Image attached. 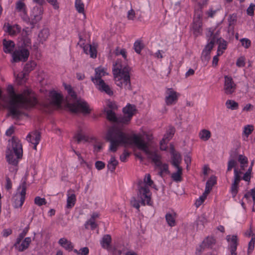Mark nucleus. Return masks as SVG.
<instances>
[{
	"instance_id": "obj_41",
	"label": "nucleus",
	"mask_w": 255,
	"mask_h": 255,
	"mask_svg": "<svg viewBox=\"0 0 255 255\" xmlns=\"http://www.w3.org/2000/svg\"><path fill=\"white\" fill-rule=\"evenodd\" d=\"M105 112L106 113L107 118L108 120L119 123L120 118H117L116 116L115 113L112 110H105Z\"/></svg>"
},
{
	"instance_id": "obj_14",
	"label": "nucleus",
	"mask_w": 255,
	"mask_h": 255,
	"mask_svg": "<svg viewBox=\"0 0 255 255\" xmlns=\"http://www.w3.org/2000/svg\"><path fill=\"white\" fill-rule=\"evenodd\" d=\"M224 79V92L227 95H231L235 92L236 84L234 83L233 78L230 76H225Z\"/></svg>"
},
{
	"instance_id": "obj_24",
	"label": "nucleus",
	"mask_w": 255,
	"mask_h": 255,
	"mask_svg": "<svg viewBox=\"0 0 255 255\" xmlns=\"http://www.w3.org/2000/svg\"><path fill=\"white\" fill-rule=\"evenodd\" d=\"M3 50L5 53H11L14 49L15 44L12 40H6L4 39L2 40Z\"/></svg>"
},
{
	"instance_id": "obj_42",
	"label": "nucleus",
	"mask_w": 255,
	"mask_h": 255,
	"mask_svg": "<svg viewBox=\"0 0 255 255\" xmlns=\"http://www.w3.org/2000/svg\"><path fill=\"white\" fill-rule=\"evenodd\" d=\"M75 6L76 9L79 13L84 14V16H85L84 4L82 0H76Z\"/></svg>"
},
{
	"instance_id": "obj_25",
	"label": "nucleus",
	"mask_w": 255,
	"mask_h": 255,
	"mask_svg": "<svg viewBox=\"0 0 255 255\" xmlns=\"http://www.w3.org/2000/svg\"><path fill=\"white\" fill-rule=\"evenodd\" d=\"M182 161V156L179 153H173L171 155V164L175 167H181L180 166Z\"/></svg>"
},
{
	"instance_id": "obj_3",
	"label": "nucleus",
	"mask_w": 255,
	"mask_h": 255,
	"mask_svg": "<svg viewBox=\"0 0 255 255\" xmlns=\"http://www.w3.org/2000/svg\"><path fill=\"white\" fill-rule=\"evenodd\" d=\"M23 156L22 145L20 140L16 136H13L8 140L5 150V158L7 162L13 166H17L19 160Z\"/></svg>"
},
{
	"instance_id": "obj_49",
	"label": "nucleus",
	"mask_w": 255,
	"mask_h": 255,
	"mask_svg": "<svg viewBox=\"0 0 255 255\" xmlns=\"http://www.w3.org/2000/svg\"><path fill=\"white\" fill-rule=\"evenodd\" d=\"M157 167H159L160 169V172L159 175L160 176H162L163 173H169V171L168 170V165L167 164L164 163L162 164V162H161V165L160 166H157Z\"/></svg>"
},
{
	"instance_id": "obj_53",
	"label": "nucleus",
	"mask_w": 255,
	"mask_h": 255,
	"mask_svg": "<svg viewBox=\"0 0 255 255\" xmlns=\"http://www.w3.org/2000/svg\"><path fill=\"white\" fill-rule=\"evenodd\" d=\"M216 183V178L214 176L210 177L209 179L207 181L206 185L212 189L213 186Z\"/></svg>"
},
{
	"instance_id": "obj_22",
	"label": "nucleus",
	"mask_w": 255,
	"mask_h": 255,
	"mask_svg": "<svg viewBox=\"0 0 255 255\" xmlns=\"http://www.w3.org/2000/svg\"><path fill=\"white\" fill-rule=\"evenodd\" d=\"M72 190H69L67 192V199L66 208L70 209L72 208L76 203V197Z\"/></svg>"
},
{
	"instance_id": "obj_48",
	"label": "nucleus",
	"mask_w": 255,
	"mask_h": 255,
	"mask_svg": "<svg viewBox=\"0 0 255 255\" xmlns=\"http://www.w3.org/2000/svg\"><path fill=\"white\" fill-rule=\"evenodd\" d=\"M254 127L252 125H247L244 128L243 134H244L246 137H248L249 135L252 133Z\"/></svg>"
},
{
	"instance_id": "obj_29",
	"label": "nucleus",
	"mask_w": 255,
	"mask_h": 255,
	"mask_svg": "<svg viewBox=\"0 0 255 255\" xmlns=\"http://www.w3.org/2000/svg\"><path fill=\"white\" fill-rule=\"evenodd\" d=\"M31 242V238L30 237H26L16 247L15 249L19 252H23L28 248Z\"/></svg>"
},
{
	"instance_id": "obj_44",
	"label": "nucleus",
	"mask_w": 255,
	"mask_h": 255,
	"mask_svg": "<svg viewBox=\"0 0 255 255\" xmlns=\"http://www.w3.org/2000/svg\"><path fill=\"white\" fill-rule=\"evenodd\" d=\"M227 108L232 110H237L239 108V104L237 102L232 100H228L226 102Z\"/></svg>"
},
{
	"instance_id": "obj_4",
	"label": "nucleus",
	"mask_w": 255,
	"mask_h": 255,
	"mask_svg": "<svg viewBox=\"0 0 255 255\" xmlns=\"http://www.w3.org/2000/svg\"><path fill=\"white\" fill-rule=\"evenodd\" d=\"M117 67L113 70L115 83L117 86L124 88L126 90H131V86L129 75L130 68L128 66H123L116 63Z\"/></svg>"
},
{
	"instance_id": "obj_47",
	"label": "nucleus",
	"mask_w": 255,
	"mask_h": 255,
	"mask_svg": "<svg viewBox=\"0 0 255 255\" xmlns=\"http://www.w3.org/2000/svg\"><path fill=\"white\" fill-rule=\"evenodd\" d=\"M250 197L252 198L253 205L255 204V188L251 189L250 192H247L244 195V198L249 200Z\"/></svg>"
},
{
	"instance_id": "obj_45",
	"label": "nucleus",
	"mask_w": 255,
	"mask_h": 255,
	"mask_svg": "<svg viewBox=\"0 0 255 255\" xmlns=\"http://www.w3.org/2000/svg\"><path fill=\"white\" fill-rule=\"evenodd\" d=\"M36 66V64L34 61H30L27 63L24 67V71L25 73H29L31 71L33 70L35 66Z\"/></svg>"
},
{
	"instance_id": "obj_43",
	"label": "nucleus",
	"mask_w": 255,
	"mask_h": 255,
	"mask_svg": "<svg viewBox=\"0 0 255 255\" xmlns=\"http://www.w3.org/2000/svg\"><path fill=\"white\" fill-rule=\"evenodd\" d=\"M15 8L17 11L21 12L23 14H25L26 11H27L25 4L21 0L16 2Z\"/></svg>"
},
{
	"instance_id": "obj_55",
	"label": "nucleus",
	"mask_w": 255,
	"mask_h": 255,
	"mask_svg": "<svg viewBox=\"0 0 255 255\" xmlns=\"http://www.w3.org/2000/svg\"><path fill=\"white\" fill-rule=\"evenodd\" d=\"M204 195H202L198 199H197L195 203L196 207H199L205 201L206 199Z\"/></svg>"
},
{
	"instance_id": "obj_21",
	"label": "nucleus",
	"mask_w": 255,
	"mask_h": 255,
	"mask_svg": "<svg viewBox=\"0 0 255 255\" xmlns=\"http://www.w3.org/2000/svg\"><path fill=\"white\" fill-rule=\"evenodd\" d=\"M215 34H216V42L218 44L217 50L218 55H221L224 52L223 50L227 48V43L224 39L221 38H219V35L217 33Z\"/></svg>"
},
{
	"instance_id": "obj_57",
	"label": "nucleus",
	"mask_w": 255,
	"mask_h": 255,
	"mask_svg": "<svg viewBox=\"0 0 255 255\" xmlns=\"http://www.w3.org/2000/svg\"><path fill=\"white\" fill-rule=\"evenodd\" d=\"M25 75H26L25 72V73L20 72L17 74L16 79L19 84H22L23 82L25 81L24 78L25 76Z\"/></svg>"
},
{
	"instance_id": "obj_8",
	"label": "nucleus",
	"mask_w": 255,
	"mask_h": 255,
	"mask_svg": "<svg viewBox=\"0 0 255 255\" xmlns=\"http://www.w3.org/2000/svg\"><path fill=\"white\" fill-rule=\"evenodd\" d=\"M136 111V107L134 105L129 104H128L127 106L123 109L124 116L120 118L119 123L124 125L128 124L131 118L135 114Z\"/></svg>"
},
{
	"instance_id": "obj_23",
	"label": "nucleus",
	"mask_w": 255,
	"mask_h": 255,
	"mask_svg": "<svg viewBox=\"0 0 255 255\" xmlns=\"http://www.w3.org/2000/svg\"><path fill=\"white\" fill-rule=\"evenodd\" d=\"M201 15L202 12L201 10H198L195 11L193 25V28L195 31H199L200 27H201L202 24L200 19Z\"/></svg>"
},
{
	"instance_id": "obj_17",
	"label": "nucleus",
	"mask_w": 255,
	"mask_h": 255,
	"mask_svg": "<svg viewBox=\"0 0 255 255\" xmlns=\"http://www.w3.org/2000/svg\"><path fill=\"white\" fill-rule=\"evenodd\" d=\"M3 29L4 31L11 36H14L19 33L21 30V27L18 24L10 25L8 23H4Z\"/></svg>"
},
{
	"instance_id": "obj_31",
	"label": "nucleus",
	"mask_w": 255,
	"mask_h": 255,
	"mask_svg": "<svg viewBox=\"0 0 255 255\" xmlns=\"http://www.w3.org/2000/svg\"><path fill=\"white\" fill-rule=\"evenodd\" d=\"M59 244L65 250L71 251L73 249L72 243L66 238H61L58 241Z\"/></svg>"
},
{
	"instance_id": "obj_60",
	"label": "nucleus",
	"mask_w": 255,
	"mask_h": 255,
	"mask_svg": "<svg viewBox=\"0 0 255 255\" xmlns=\"http://www.w3.org/2000/svg\"><path fill=\"white\" fill-rule=\"evenodd\" d=\"M90 225L91 228L92 230L95 229L97 227V224L95 223V220L91 218L87 222L86 225V228H87V225Z\"/></svg>"
},
{
	"instance_id": "obj_40",
	"label": "nucleus",
	"mask_w": 255,
	"mask_h": 255,
	"mask_svg": "<svg viewBox=\"0 0 255 255\" xmlns=\"http://www.w3.org/2000/svg\"><path fill=\"white\" fill-rule=\"evenodd\" d=\"M177 169V171L174 172L171 175V178L175 182H180L182 180L181 175L182 174V167H176Z\"/></svg>"
},
{
	"instance_id": "obj_34",
	"label": "nucleus",
	"mask_w": 255,
	"mask_h": 255,
	"mask_svg": "<svg viewBox=\"0 0 255 255\" xmlns=\"http://www.w3.org/2000/svg\"><path fill=\"white\" fill-rule=\"evenodd\" d=\"M176 214L175 213H168L165 215L166 221L168 225L170 227H174L176 225Z\"/></svg>"
},
{
	"instance_id": "obj_12",
	"label": "nucleus",
	"mask_w": 255,
	"mask_h": 255,
	"mask_svg": "<svg viewBox=\"0 0 255 255\" xmlns=\"http://www.w3.org/2000/svg\"><path fill=\"white\" fill-rule=\"evenodd\" d=\"M165 102L167 106L175 104L180 96V94L175 91L172 88H167Z\"/></svg>"
},
{
	"instance_id": "obj_61",
	"label": "nucleus",
	"mask_w": 255,
	"mask_h": 255,
	"mask_svg": "<svg viewBox=\"0 0 255 255\" xmlns=\"http://www.w3.org/2000/svg\"><path fill=\"white\" fill-rule=\"evenodd\" d=\"M236 64L239 67H243L245 65V58L241 57H240L237 61Z\"/></svg>"
},
{
	"instance_id": "obj_63",
	"label": "nucleus",
	"mask_w": 255,
	"mask_h": 255,
	"mask_svg": "<svg viewBox=\"0 0 255 255\" xmlns=\"http://www.w3.org/2000/svg\"><path fill=\"white\" fill-rule=\"evenodd\" d=\"M89 251L87 247H84L81 248L78 251V255H88L89 254Z\"/></svg>"
},
{
	"instance_id": "obj_1",
	"label": "nucleus",
	"mask_w": 255,
	"mask_h": 255,
	"mask_svg": "<svg viewBox=\"0 0 255 255\" xmlns=\"http://www.w3.org/2000/svg\"><path fill=\"white\" fill-rule=\"evenodd\" d=\"M106 139L110 142L109 150L112 152H116L121 144H134L139 149L142 150L147 155L148 158L151 159L156 166L161 165V155L156 151L149 150L147 143L141 135L133 134L130 136L117 128L112 127L108 130Z\"/></svg>"
},
{
	"instance_id": "obj_16",
	"label": "nucleus",
	"mask_w": 255,
	"mask_h": 255,
	"mask_svg": "<svg viewBox=\"0 0 255 255\" xmlns=\"http://www.w3.org/2000/svg\"><path fill=\"white\" fill-rule=\"evenodd\" d=\"M94 84L96 88L101 92H104L109 96H112L113 91L110 86L106 84L104 80H101L97 82H95Z\"/></svg>"
},
{
	"instance_id": "obj_15",
	"label": "nucleus",
	"mask_w": 255,
	"mask_h": 255,
	"mask_svg": "<svg viewBox=\"0 0 255 255\" xmlns=\"http://www.w3.org/2000/svg\"><path fill=\"white\" fill-rule=\"evenodd\" d=\"M41 139V133L37 130H34L30 132L26 136L27 140L34 145L33 148L37 150V145L39 144Z\"/></svg>"
},
{
	"instance_id": "obj_13",
	"label": "nucleus",
	"mask_w": 255,
	"mask_h": 255,
	"mask_svg": "<svg viewBox=\"0 0 255 255\" xmlns=\"http://www.w3.org/2000/svg\"><path fill=\"white\" fill-rule=\"evenodd\" d=\"M239 157L237 149L232 150L230 151L229 159L228 162L227 172H230L233 168L238 169L237 167V159Z\"/></svg>"
},
{
	"instance_id": "obj_11",
	"label": "nucleus",
	"mask_w": 255,
	"mask_h": 255,
	"mask_svg": "<svg viewBox=\"0 0 255 255\" xmlns=\"http://www.w3.org/2000/svg\"><path fill=\"white\" fill-rule=\"evenodd\" d=\"M29 55V51L25 48H22L15 50L12 53V62H18L19 61H26Z\"/></svg>"
},
{
	"instance_id": "obj_5",
	"label": "nucleus",
	"mask_w": 255,
	"mask_h": 255,
	"mask_svg": "<svg viewBox=\"0 0 255 255\" xmlns=\"http://www.w3.org/2000/svg\"><path fill=\"white\" fill-rule=\"evenodd\" d=\"M136 191L137 196L140 199L141 205H151V192L149 188L144 187V185L141 183L140 185H137Z\"/></svg>"
},
{
	"instance_id": "obj_52",
	"label": "nucleus",
	"mask_w": 255,
	"mask_h": 255,
	"mask_svg": "<svg viewBox=\"0 0 255 255\" xmlns=\"http://www.w3.org/2000/svg\"><path fill=\"white\" fill-rule=\"evenodd\" d=\"M34 203L39 206H41L43 205H45L46 201L45 198H41L39 196H37L34 199Z\"/></svg>"
},
{
	"instance_id": "obj_26",
	"label": "nucleus",
	"mask_w": 255,
	"mask_h": 255,
	"mask_svg": "<svg viewBox=\"0 0 255 255\" xmlns=\"http://www.w3.org/2000/svg\"><path fill=\"white\" fill-rule=\"evenodd\" d=\"M226 239L229 244L230 250H237L238 245L237 236L236 235H228L226 237Z\"/></svg>"
},
{
	"instance_id": "obj_9",
	"label": "nucleus",
	"mask_w": 255,
	"mask_h": 255,
	"mask_svg": "<svg viewBox=\"0 0 255 255\" xmlns=\"http://www.w3.org/2000/svg\"><path fill=\"white\" fill-rule=\"evenodd\" d=\"M238 169L234 170V180L231 187V193L233 198H235L238 193L239 183L242 179L243 172Z\"/></svg>"
},
{
	"instance_id": "obj_37",
	"label": "nucleus",
	"mask_w": 255,
	"mask_h": 255,
	"mask_svg": "<svg viewBox=\"0 0 255 255\" xmlns=\"http://www.w3.org/2000/svg\"><path fill=\"white\" fill-rule=\"evenodd\" d=\"M175 131V128L172 127H170L166 133L164 134L163 138L162 139V141L168 142L172 137L174 134Z\"/></svg>"
},
{
	"instance_id": "obj_35",
	"label": "nucleus",
	"mask_w": 255,
	"mask_h": 255,
	"mask_svg": "<svg viewBox=\"0 0 255 255\" xmlns=\"http://www.w3.org/2000/svg\"><path fill=\"white\" fill-rule=\"evenodd\" d=\"M119 162L116 160L115 156H112L107 164L108 169L111 172H114L116 166L118 165Z\"/></svg>"
},
{
	"instance_id": "obj_20",
	"label": "nucleus",
	"mask_w": 255,
	"mask_h": 255,
	"mask_svg": "<svg viewBox=\"0 0 255 255\" xmlns=\"http://www.w3.org/2000/svg\"><path fill=\"white\" fill-rule=\"evenodd\" d=\"M95 75L91 77L92 81L95 83V82H98L101 80H103L102 78L107 74L105 69L102 67H98L95 69Z\"/></svg>"
},
{
	"instance_id": "obj_19",
	"label": "nucleus",
	"mask_w": 255,
	"mask_h": 255,
	"mask_svg": "<svg viewBox=\"0 0 255 255\" xmlns=\"http://www.w3.org/2000/svg\"><path fill=\"white\" fill-rule=\"evenodd\" d=\"M50 97L51 99L52 104L59 108L61 107V102L62 101V96L61 94L56 92L55 91H52L50 93Z\"/></svg>"
},
{
	"instance_id": "obj_33",
	"label": "nucleus",
	"mask_w": 255,
	"mask_h": 255,
	"mask_svg": "<svg viewBox=\"0 0 255 255\" xmlns=\"http://www.w3.org/2000/svg\"><path fill=\"white\" fill-rule=\"evenodd\" d=\"M111 242L112 238L111 236L109 235H105L102 238L101 244L103 248L108 249L111 246Z\"/></svg>"
},
{
	"instance_id": "obj_18",
	"label": "nucleus",
	"mask_w": 255,
	"mask_h": 255,
	"mask_svg": "<svg viewBox=\"0 0 255 255\" xmlns=\"http://www.w3.org/2000/svg\"><path fill=\"white\" fill-rule=\"evenodd\" d=\"M245 235L247 237H252L251 241L248 244V248L247 251L248 255H250L255 248V234L253 233L252 227H250V229L245 232Z\"/></svg>"
},
{
	"instance_id": "obj_56",
	"label": "nucleus",
	"mask_w": 255,
	"mask_h": 255,
	"mask_svg": "<svg viewBox=\"0 0 255 255\" xmlns=\"http://www.w3.org/2000/svg\"><path fill=\"white\" fill-rule=\"evenodd\" d=\"M241 42L243 46L246 48H248L251 46V41L247 38H242Z\"/></svg>"
},
{
	"instance_id": "obj_39",
	"label": "nucleus",
	"mask_w": 255,
	"mask_h": 255,
	"mask_svg": "<svg viewBox=\"0 0 255 255\" xmlns=\"http://www.w3.org/2000/svg\"><path fill=\"white\" fill-rule=\"evenodd\" d=\"M199 136L201 140L207 141L211 137V133L208 129H203L199 132Z\"/></svg>"
},
{
	"instance_id": "obj_62",
	"label": "nucleus",
	"mask_w": 255,
	"mask_h": 255,
	"mask_svg": "<svg viewBox=\"0 0 255 255\" xmlns=\"http://www.w3.org/2000/svg\"><path fill=\"white\" fill-rule=\"evenodd\" d=\"M129 153L126 151V150H124L123 153L120 156V160L122 162H126L127 158L129 156Z\"/></svg>"
},
{
	"instance_id": "obj_50",
	"label": "nucleus",
	"mask_w": 255,
	"mask_h": 255,
	"mask_svg": "<svg viewBox=\"0 0 255 255\" xmlns=\"http://www.w3.org/2000/svg\"><path fill=\"white\" fill-rule=\"evenodd\" d=\"M201 59L203 61L207 63L210 59V52L203 49L202 53Z\"/></svg>"
},
{
	"instance_id": "obj_36",
	"label": "nucleus",
	"mask_w": 255,
	"mask_h": 255,
	"mask_svg": "<svg viewBox=\"0 0 255 255\" xmlns=\"http://www.w3.org/2000/svg\"><path fill=\"white\" fill-rule=\"evenodd\" d=\"M215 244V240L212 237H207L202 243V246L200 247L199 252H201L202 247L203 248H210Z\"/></svg>"
},
{
	"instance_id": "obj_38",
	"label": "nucleus",
	"mask_w": 255,
	"mask_h": 255,
	"mask_svg": "<svg viewBox=\"0 0 255 255\" xmlns=\"http://www.w3.org/2000/svg\"><path fill=\"white\" fill-rule=\"evenodd\" d=\"M49 35V31L47 28L42 29L38 34V39L39 42L43 43L48 38Z\"/></svg>"
},
{
	"instance_id": "obj_58",
	"label": "nucleus",
	"mask_w": 255,
	"mask_h": 255,
	"mask_svg": "<svg viewBox=\"0 0 255 255\" xmlns=\"http://www.w3.org/2000/svg\"><path fill=\"white\" fill-rule=\"evenodd\" d=\"M135 13L134 10L131 8L128 12L127 18L128 20H133L135 18Z\"/></svg>"
},
{
	"instance_id": "obj_51",
	"label": "nucleus",
	"mask_w": 255,
	"mask_h": 255,
	"mask_svg": "<svg viewBox=\"0 0 255 255\" xmlns=\"http://www.w3.org/2000/svg\"><path fill=\"white\" fill-rule=\"evenodd\" d=\"M140 201H138L134 197H132L130 200V205L132 207L136 209L138 211H139L140 208Z\"/></svg>"
},
{
	"instance_id": "obj_32",
	"label": "nucleus",
	"mask_w": 255,
	"mask_h": 255,
	"mask_svg": "<svg viewBox=\"0 0 255 255\" xmlns=\"http://www.w3.org/2000/svg\"><path fill=\"white\" fill-rule=\"evenodd\" d=\"M238 161L240 163V168H238V169L241 170L240 171L242 172V170H245V167L248 165V158L244 155L240 154L237 159V162Z\"/></svg>"
},
{
	"instance_id": "obj_6",
	"label": "nucleus",
	"mask_w": 255,
	"mask_h": 255,
	"mask_svg": "<svg viewBox=\"0 0 255 255\" xmlns=\"http://www.w3.org/2000/svg\"><path fill=\"white\" fill-rule=\"evenodd\" d=\"M26 182L23 181L17 189V192L13 196L12 200L15 208L21 207L25 200L26 194Z\"/></svg>"
},
{
	"instance_id": "obj_7",
	"label": "nucleus",
	"mask_w": 255,
	"mask_h": 255,
	"mask_svg": "<svg viewBox=\"0 0 255 255\" xmlns=\"http://www.w3.org/2000/svg\"><path fill=\"white\" fill-rule=\"evenodd\" d=\"M67 107L70 111L74 113L81 112L84 114H89L91 112L88 103L85 101H77L73 104L69 103Z\"/></svg>"
},
{
	"instance_id": "obj_59",
	"label": "nucleus",
	"mask_w": 255,
	"mask_h": 255,
	"mask_svg": "<svg viewBox=\"0 0 255 255\" xmlns=\"http://www.w3.org/2000/svg\"><path fill=\"white\" fill-rule=\"evenodd\" d=\"M95 167L98 170H102L105 167L104 162L101 161H97L95 163Z\"/></svg>"
},
{
	"instance_id": "obj_2",
	"label": "nucleus",
	"mask_w": 255,
	"mask_h": 255,
	"mask_svg": "<svg viewBox=\"0 0 255 255\" xmlns=\"http://www.w3.org/2000/svg\"><path fill=\"white\" fill-rule=\"evenodd\" d=\"M7 90L10 97L9 115H11L13 119L18 118L22 114L19 109H29L37 104V99L30 89H25L21 94H16L13 87L9 85Z\"/></svg>"
},
{
	"instance_id": "obj_10",
	"label": "nucleus",
	"mask_w": 255,
	"mask_h": 255,
	"mask_svg": "<svg viewBox=\"0 0 255 255\" xmlns=\"http://www.w3.org/2000/svg\"><path fill=\"white\" fill-rule=\"evenodd\" d=\"M42 13L43 9L41 6H36L33 8L30 15L31 28H33L35 25L41 20Z\"/></svg>"
},
{
	"instance_id": "obj_28",
	"label": "nucleus",
	"mask_w": 255,
	"mask_h": 255,
	"mask_svg": "<svg viewBox=\"0 0 255 255\" xmlns=\"http://www.w3.org/2000/svg\"><path fill=\"white\" fill-rule=\"evenodd\" d=\"M83 50L86 54H90L91 58H95L97 57V52L95 47L90 44L85 45L83 48Z\"/></svg>"
},
{
	"instance_id": "obj_64",
	"label": "nucleus",
	"mask_w": 255,
	"mask_h": 255,
	"mask_svg": "<svg viewBox=\"0 0 255 255\" xmlns=\"http://www.w3.org/2000/svg\"><path fill=\"white\" fill-rule=\"evenodd\" d=\"M48 3L51 4L54 9H57L59 8L58 3L57 0H46Z\"/></svg>"
},
{
	"instance_id": "obj_54",
	"label": "nucleus",
	"mask_w": 255,
	"mask_h": 255,
	"mask_svg": "<svg viewBox=\"0 0 255 255\" xmlns=\"http://www.w3.org/2000/svg\"><path fill=\"white\" fill-rule=\"evenodd\" d=\"M74 138L76 139L77 141V143H79L82 141L84 140L85 141H87V137L83 134L81 133H78L75 136Z\"/></svg>"
},
{
	"instance_id": "obj_27",
	"label": "nucleus",
	"mask_w": 255,
	"mask_h": 255,
	"mask_svg": "<svg viewBox=\"0 0 255 255\" xmlns=\"http://www.w3.org/2000/svg\"><path fill=\"white\" fill-rule=\"evenodd\" d=\"M141 183L144 185V187L148 188L154 185L153 181L151 179V176L149 174H147L145 175L143 180L139 179L137 181V185H140Z\"/></svg>"
},
{
	"instance_id": "obj_30",
	"label": "nucleus",
	"mask_w": 255,
	"mask_h": 255,
	"mask_svg": "<svg viewBox=\"0 0 255 255\" xmlns=\"http://www.w3.org/2000/svg\"><path fill=\"white\" fill-rule=\"evenodd\" d=\"M210 34L211 38L210 40L209 43L206 45L205 48L204 49L206 51L209 52L211 53L212 49H213L214 44L216 42V34H214L210 30L209 31V34Z\"/></svg>"
},
{
	"instance_id": "obj_46",
	"label": "nucleus",
	"mask_w": 255,
	"mask_h": 255,
	"mask_svg": "<svg viewBox=\"0 0 255 255\" xmlns=\"http://www.w3.org/2000/svg\"><path fill=\"white\" fill-rule=\"evenodd\" d=\"M133 47L135 51L140 54L141 50L144 48V45L140 41L136 40L134 43Z\"/></svg>"
}]
</instances>
